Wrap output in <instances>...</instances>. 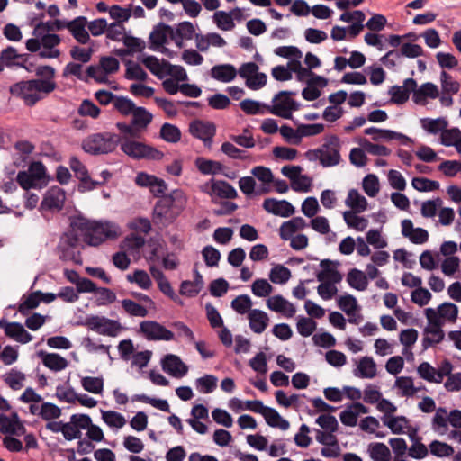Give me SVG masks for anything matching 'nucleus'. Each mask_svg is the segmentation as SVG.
<instances>
[{"instance_id": "f257e3e1", "label": "nucleus", "mask_w": 461, "mask_h": 461, "mask_svg": "<svg viewBox=\"0 0 461 461\" xmlns=\"http://www.w3.org/2000/svg\"><path fill=\"white\" fill-rule=\"evenodd\" d=\"M83 240L90 246H98L107 240H114L122 233L121 227L110 221L78 219L74 222Z\"/></svg>"}, {"instance_id": "f03ea898", "label": "nucleus", "mask_w": 461, "mask_h": 461, "mask_svg": "<svg viewBox=\"0 0 461 461\" xmlns=\"http://www.w3.org/2000/svg\"><path fill=\"white\" fill-rule=\"evenodd\" d=\"M187 202V194L183 190H173L168 196L156 203L154 219L163 225L172 223L185 209Z\"/></svg>"}, {"instance_id": "7ed1b4c3", "label": "nucleus", "mask_w": 461, "mask_h": 461, "mask_svg": "<svg viewBox=\"0 0 461 461\" xmlns=\"http://www.w3.org/2000/svg\"><path fill=\"white\" fill-rule=\"evenodd\" d=\"M56 84L51 79L20 81L9 88L11 95L21 98L25 104L33 105L43 96L52 92Z\"/></svg>"}, {"instance_id": "20e7f679", "label": "nucleus", "mask_w": 461, "mask_h": 461, "mask_svg": "<svg viewBox=\"0 0 461 461\" xmlns=\"http://www.w3.org/2000/svg\"><path fill=\"white\" fill-rule=\"evenodd\" d=\"M340 149V140L335 135H330L318 149L308 150L305 156L310 161L318 160L323 167H332L341 162Z\"/></svg>"}, {"instance_id": "39448f33", "label": "nucleus", "mask_w": 461, "mask_h": 461, "mask_svg": "<svg viewBox=\"0 0 461 461\" xmlns=\"http://www.w3.org/2000/svg\"><path fill=\"white\" fill-rule=\"evenodd\" d=\"M16 181L24 190L41 189L49 181L46 167L41 162H32L27 170L17 174Z\"/></svg>"}, {"instance_id": "423d86ee", "label": "nucleus", "mask_w": 461, "mask_h": 461, "mask_svg": "<svg viewBox=\"0 0 461 461\" xmlns=\"http://www.w3.org/2000/svg\"><path fill=\"white\" fill-rule=\"evenodd\" d=\"M60 42L57 34L44 33L41 36H34L26 41V48L29 51H39V56L43 59H55L60 54L56 48Z\"/></svg>"}, {"instance_id": "0eeeda50", "label": "nucleus", "mask_w": 461, "mask_h": 461, "mask_svg": "<svg viewBox=\"0 0 461 461\" xmlns=\"http://www.w3.org/2000/svg\"><path fill=\"white\" fill-rule=\"evenodd\" d=\"M119 141L116 134L110 132L95 133L87 137L82 144L83 149L90 154H106L115 149Z\"/></svg>"}, {"instance_id": "6e6552de", "label": "nucleus", "mask_w": 461, "mask_h": 461, "mask_svg": "<svg viewBox=\"0 0 461 461\" xmlns=\"http://www.w3.org/2000/svg\"><path fill=\"white\" fill-rule=\"evenodd\" d=\"M121 149L134 159L161 160L164 157L162 151L143 142L123 139L121 142Z\"/></svg>"}, {"instance_id": "1a4fd4ad", "label": "nucleus", "mask_w": 461, "mask_h": 461, "mask_svg": "<svg viewBox=\"0 0 461 461\" xmlns=\"http://www.w3.org/2000/svg\"><path fill=\"white\" fill-rule=\"evenodd\" d=\"M458 312V307L455 303L445 302L438 307L426 308L423 313L427 321H432L444 326L447 323H455L457 320Z\"/></svg>"}, {"instance_id": "9d476101", "label": "nucleus", "mask_w": 461, "mask_h": 461, "mask_svg": "<svg viewBox=\"0 0 461 461\" xmlns=\"http://www.w3.org/2000/svg\"><path fill=\"white\" fill-rule=\"evenodd\" d=\"M85 324L91 330L109 337H117L124 330L120 321L97 315L86 316Z\"/></svg>"}, {"instance_id": "9b49d317", "label": "nucleus", "mask_w": 461, "mask_h": 461, "mask_svg": "<svg viewBox=\"0 0 461 461\" xmlns=\"http://www.w3.org/2000/svg\"><path fill=\"white\" fill-rule=\"evenodd\" d=\"M239 75L245 79V85L251 90H258L267 84V76L258 71V66L254 62L244 63L239 68Z\"/></svg>"}, {"instance_id": "f8f14e48", "label": "nucleus", "mask_w": 461, "mask_h": 461, "mask_svg": "<svg viewBox=\"0 0 461 461\" xmlns=\"http://www.w3.org/2000/svg\"><path fill=\"white\" fill-rule=\"evenodd\" d=\"M67 199L66 192L59 186L50 187L44 194L40 205L41 212H58L64 207Z\"/></svg>"}, {"instance_id": "ddd939ff", "label": "nucleus", "mask_w": 461, "mask_h": 461, "mask_svg": "<svg viewBox=\"0 0 461 461\" xmlns=\"http://www.w3.org/2000/svg\"><path fill=\"white\" fill-rule=\"evenodd\" d=\"M140 333L148 340L170 341L174 339V333L171 330L154 321L140 322Z\"/></svg>"}, {"instance_id": "4468645a", "label": "nucleus", "mask_w": 461, "mask_h": 461, "mask_svg": "<svg viewBox=\"0 0 461 461\" xmlns=\"http://www.w3.org/2000/svg\"><path fill=\"white\" fill-rule=\"evenodd\" d=\"M201 190L208 194L212 199H232L237 196L236 189L231 185L222 180L211 179L201 186Z\"/></svg>"}, {"instance_id": "2eb2a0df", "label": "nucleus", "mask_w": 461, "mask_h": 461, "mask_svg": "<svg viewBox=\"0 0 461 461\" xmlns=\"http://www.w3.org/2000/svg\"><path fill=\"white\" fill-rule=\"evenodd\" d=\"M189 131L192 136L201 140L205 147L211 148L216 128L211 122L196 120L189 124Z\"/></svg>"}, {"instance_id": "dca6fc26", "label": "nucleus", "mask_w": 461, "mask_h": 461, "mask_svg": "<svg viewBox=\"0 0 461 461\" xmlns=\"http://www.w3.org/2000/svg\"><path fill=\"white\" fill-rule=\"evenodd\" d=\"M135 184L139 186L149 188L156 196L164 194L167 189V185L163 179L146 172L137 173Z\"/></svg>"}, {"instance_id": "f3484780", "label": "nucleus", "mask_w": 461, "mask_h": 461, "mask_svg": "<svg viewBox=\"0 0 461 461\" xmlns=\"http://www.w3.org/2000/svg\"><path fill=\"white\" fill-rule=\"evenodd\" d=\"M364 133L366 135L371 136L372 140L375 141L396 140L402 145H408L411 141V140L408 136H406L401 132H397V131H393L386 130V129H379L376 127L366 128L364 130Z\"/></svg>"}, {"instance_id": "a211bd4d", "label": "nucleus", "mask_w": 461, "mask_h": 461, "mask_svg": "<svg viewBox=\"0 0 461 461\" xmlns=\"http://www.w3.org/2000/svg\"><path fill=\"white\" fill-rule=\"evenodd\" d=\"M300 104L289 95H281L272 106H269V113L285 119H291L293 112L299 109Z\"/></svg>"}, {"instance_id": "6ab92c4d", "label": "nucleus", "mask_w": 461, "mask_h": 461, "mask_svg": "<svg viewBox=\"0 0 461 461\" xmlns=\"http://www.w3.org/2000/svg\"><path fill=\"white\" fill-rule=\"evenodd\" d=\"M267 307L285 318H292L296 313V307L281 294L269 296L266 301Z\"/></svg>"}, {"instance_id": "aec40b11", "label": "nucleus", "mask_w": 461, "mask_h": 461, "mask_svg": "<svg viewBox=\"0 0 461 461\" xmlns=\"http://www.w3.org/2000/svg\"><path fill=\"white\" fill-rule=\"evenodd\" d=\"M263 208L276 216L286 218L295 212V208L286 200H276L275 198L265 199Z\"/></svg>"}, {"instance_id": "412c9836", "label": "nucleus", "mask_w": 461, "mask_h": 461, "mask_svg": "<svg viewBox=\"0 0 461 461\" xmlns=\"http://www.w3.org/2000/svg\"><path fill=\"white\" fill-rule=\"evenodd\" d=\"M161 366L166 373L176 378L185 376L188 372V366L178 356L173 354L165 356L161 360Z\"/></svg>"}, {"instance_id": "4be33fe9", "label": "nucleus", "mask_w": 461, "mask_h": 461, "mask_svg": "<svg viewBox=\"0 0 461 461\" xmlns=\"http://www.w3.org/2000/svg\"><path fill=\"white\" fill-rule=\"evenodd\" d=\"M402 235L414 244H423L429 240V233L426 230L414 227L410 219L401 221Z\"/></svg>"}, {"instance_id": "5701e85b", "label": "nucleus", "mask_w": 461, "mask_h": 461, "mask_svg": "<svg viewBox=\"0 0 461 461\" xmlns=\"http://www.w3.org/2000/svg\"><path fill=\"white\" fill-rule=\"evenodd\" d=\"M412 93L413 102L420 105H425L429 99H436L439 96L438 86L430 82L424 83L420 86L416 85Z\"/></svg>"}, {"instance_id": "b1692460", "label": "nucleus", "mask_w": 461, "mask_h": 461, "mask_svg": "<svg viewBox=\"0 0 461 461\" xmlns=\"http://www.w3.org/2000/svg\"><path fill=\"white\" fill-rule=\"evenodd\" d=\"M0 328L4 329L5 335L12 339L22 343H29L32 339V336L18 322L0 321Z\"/></svg>"}, {"instance_id": "393cba45", "label": "nucleus", "mask_w": 461, "mask_h": 461, "mask_svg": "<svg viewBox=\"0 0 461 461\" xmlns=\"http://www.w3.org/2000/svg\"><path fill=\"white\" fill-rule=\"evenodd\" d=\"M443 326L427 321V325L423 330L422 344L425 348L440 343L445 338Z\"/></svg>"}, {"instance_id": "a878e982", "label": "nucleus", "mask_w": 461, "mask_h": 461, "mask_svg": "<svg viewBox=\"0 0 461 461\" xmlns=\"http://www.w3.org/2000/svg\"><path fill=\"white\" fill-rule=\"evenodd\" d=\"M369 410L360 402H355L348 405L339 414L340 421L348 427H355L357 424V419L362 414L368 413Z\"/></svg>"}, {"instance_id": "bb28decb", "label": "nucleus", "mask_w": 461, "mask_h": 461, "mask_svg": "<svg viewBox=\"0 0 461 461\" xmlns=\"http://www.w3.org/2000/svg\"><path fill=\"white\" fill-rule=\"evenodd\" d=\"M0 431L5 434L22 436L25 433V428L17 414L0 415Z\"/></svg>"}, {"instance_id": "cd10ccee", "label": "nucleus", "mask_w": 461, "mask_h": 461, "mask_svg": "<svg viewBox=\"0 0 461 461\" xmlns=\"http://www.w3.org/2000/svg\"><path fill=\"white\" fill-rule=\"evenodd\" d=\"M38 357L44 366L53 372L63 371L68 366V361L57 353L40 351Z\"/></svg>"}, {"instance_id": "c85d7f7f", "label": "nucleus", "mask_w": 461, "mask_h": 461, "mask_svg": "<svg viewBox=\"0 0 461 461\" xmlns=\"http://www.w3.org/2000/svg\"><path fill=\"white\" fill-rule=\"evenodd\" d=\"M416 81L408 78L402 86H393L389 90L392 102L395 104H403L409 99L410 93L415 90Z\"/></svg>"}, {"instance_id": "c756f323", "label": "nucleus", "mask_w": 461, "mask_h": 461, "mask_svg": "<svg viewBox=\"0 0 461 461\" xmlns=\"http://www.w3.org/2000/svg\"><path fill=\"white\" fill-rule=\"evenodd\" d=\"M140 62L158 78L163 79L167 77L169 62L159 59L155 56H143L140 59Z\"/></svg>"}, {"instance_id": "7c9ffc66", "label": "nucleus", "mask_w": 461, "mask_h": 461, "mask_svg": "<svg viewBox=\"0 0 461 461\" xmlns=\"http://www.w3.org/2000/svg\"><path fill=\"white\" fill-rule=\"evenodd\" d=\"M307 226L304 219L302 217H294L291 220L285 221L279 228V235L282 240H288L296 233L303 230Z\"/></svg>"}, {"instance_id": "2f4dec72", "label": "nucleus", "mask_w": 461, "mask_h": 461, "mask_svg": "<svg viewBox=\"0 0 461 461\" xmlns=\"http://www.w3.org/2000/svg\"><path fill=\"white\" fill-rule=\"evenodd\" d=\"M87 20L84 16H78L72 21H69L68 31L73 37L82 44L86 43L90 37L86 30Z\"/></svg>"}, {"instance_id": "473e14b6", "label": "nucleus", "mask_w": 461, "mask_h": 461, "mask_svg": "<svg viewBox=\"0 0 461 461\" xmlns=\"http://www.w3.org/2000/svg\"><path fill=\"white\" fill-rule=\"evenodd\" d=\"M320 265L321 270L319 271L316 276L319 282L340 283L342 276L334 264L329 260H322Z\"/></svg>"}, {"instance_id": "72a5a7b5", "label": "nucleus", "mask_w": 461, "mask_h": 461, "mask_svg": "<svg viewBox=\"0 0 461 461\" xmlns=\"http://www.w3.org/2000/svg\"><path fill=\"white\" fill-rule=\"evenodd\" d=\"M248 320L249 328L257 334L264 332L269 323V318L267 312L259 309L251 310L249 312Z\"/></svg>"}, {"instance_id": "f704fd0d", "label": "nucleus", "mask_w": 461, "mask_h": 461, "mask_svg": "<svg viewBox=\"0 0 461 461\" xmlns=\"http://www.w3.org/2000/svg\"><path fill=\"white\" fill-rule=\"evenodd\" d=\"M194 166L201 174L212 176L221 174L224 168L220 161L204 157H197L194 160Z\"/></svg>"}, {"instance_id": "c9c22d12", "label": "nucleus", "mask_w": 461, "mask_h": 461, "mask_svg": "<svg viewBox=\"0 0 461 461\" xmlns=\"http://www.w3.org/2000/svg\"><path fill=\"white\" fill-rule=\"evenodd\" d=\"M354 375L359 378L371 379L376 375V364L370 357H363L357 362Z\"/></svg>"}, {"instance_id": "e433bc0d", "label": "nucleus", "mask_w": 461, "mask_h": 461, "mask_svg": "<svg viewBox=\"0 0 461 461\" xmlns=\"http://www.w3.org/2000/svg\"><path fill=\"white\" fill-rule=\"evenodd\" d=\"M382 420L393 434H406L410 429L409 420L404 416H384Z\"/></svg>"}, {"instance_id": "4c0bfd02", "label": "nucleus", "mask_w": 461, "mask_h": 461, "mask_svg": "<svg viewBox=\"0 0 461 461\" xmlns=\"http://www.w3.org/2000/svg\"><path fill=\"white\" fill-rule=\"evenodd\" d=\"M345 204L351 212H363L367 209V200L357 190L350 189L345 200Z\"/></svg>"}, {"instance_id": "58836bf2", "label": "nucleus", "mask_w": 461, "mask_h": 461, "mask_svg": "<svg viewBox=\"0 0 461 461\" xmlns=\"http://www.w3.org/2000/svg\"><path fill=\"white\" fill-rule=\"evenodd\" d=\"M420 124L427 133L431 135H441L445 128L447 127L448 122L444 117H438L436 119L422 118L420 120Z\"/></svg>"}, {"instance_id": "ea45409f", "label": "nucleus", "mask_w": 461, "mask_h": 461, "mask_svg": "<svg viewBox=\"0 0 461 461\" xmlns=\"http://www.w3.org/2000/svg\"><path fill=\"white\" fill-rule=\"evenodd\" d=\"M267 424L273 428H278L281 430H287L290 427V423L285 418H283L276 410L267 407L263 412Z\"/></svg>"}, {"instance_id": "a19ab883", "label": "nucleus", "mask_w": 461, "mask_h": 461, "mask_svg": "<svg viewBox=\"0 0 461 461\" xmlns=\"http://www.w3.org/2000/svg\"><path fill=\"white\" fill-rule=\"evenodd\" d=\"M237 74H239V70L237 71L235 67L230 64L218 65L212 68V77L224 83L232 81Z\"/></svg>"}, {"instance_id": "79ce46f5", "label": "nucleus", "mask_w": 461, "mask_h": 461, "mask_svg": "<svg viewBox=\"0 0 461 461\" xmlns=\"http://www.w3.org/2000/svg\"><path fill=\"white\" fill-rule=\"evenodd\" d=\"M360 212L346 211L343 212V219L347 226L357 231H364L369 224L367 218L359 215Z\"/></svg>"}, {"instance_id": "37998d69", "label": "nucleus", "mask_w": 461, "mask_h": 461, "mask_svg": "<svg viewBox=\"0 0 461 461\" xmlns=\"http://www.w3.org/2000/svg\"><path fill=\"white\" fill-rule=\"evenodd\" d=\"M441 271L448 277H461V259L459 257H447L441 262Z\"/></svg>"}, {"instance_id": "c03bdc74", "label": "nucleus", "mask_w": 461, "mask_h": 461, "mask_svg": "<svg viewBox=\"0 0 461 461\" xmlns=\"http://www.w3.org/2000/svg\"><path fill=\"white\" fill-rule=\"evenodd\" d=\"M337 304L348 317H355L359 311L356 297L348 294L339 296Z\"/></svg>"}, {"instance_id": "a18cd8bd", "label": "nucleus", "mask_w": 461, "mask_h": 461, "mask_svg": "<svg viewBox=\"0 0 461 461\" xmlns=\"http://www.w3.org/2000/svg\"><path fill=\"white\" fill-rule=\"evenodd\" d=\"M82 388L93 394H102L104 392V378L100 376H80Z\"/></svg>"}, {"instance_id": "49530a36", "label": "nucleus", "mask_w": 461, "mask_h": 461, "mask_svg": "<svg viewBox=\"0 0 461 461\" xmlns=\"http://www.w3.org/2000/svg\"><path fill=\"white\" fill-rule=\"evenodd\" d=\"M394 389L396 393L402 397H410L417 393V388L414 386L413 380L409 376H399L394 383Z\"/></svg>"}, {"instance_id": "de8ad7c7", "label": "nucleus", "mask_w": 461, "mask_h": 461, "mask_svg": "<svg viewBox=\"0 0 461 461\" xmlns=\"http://www.w3.org/2000/svg\"><path fill=\"white\" fill-rule=\"evenodd\" d=\"M102 420L113 430H119L126 424L125 417L114 411H101Z\"/></svg>"}, {"instance_id": "09e8293b", "label": "nucleus", "mask_w": 461, "mask_h": 461, "mask_svg": "<svg viewBox=\"0 0 461 461\" xmlns=\"http://www.w3.org/2000/svg\"><path fill=\"white\" fill-rule=\"evenodd\" d=\"M369 456L374 461H390L391 451L389 447L381 442L370 443L367 447Z\"/></svg>"}, {"instance_id": "8fccbe9b", "label": "nucleus", "mask_w": 461, "mask_h": 461, "mask_svg": "<svg viewBox=\"0 0 461 461\" xmlns=\"http://www.w3.org/2000/svg\"><path fill=\"white\" fill-rule=\"evenodd\" d=\"M419 332L413 328L402 330L399 334V340L403 346L402 355L411 354V348L417 342Z\"/></svg>"}, {"instance_id": "3c124183", "label": "nucleus", "mask_w": 461, "mask_h": 461, "mask_svg": "<svg viewBox=\"0 0 461 461\" xmlns=\"http://www.w3.org/2000/svg\"><path fill=\"white\" fill-rule=\"evenodd\" d=\"M240 106L245 113L249 115H262L269 113V105L252 99H245L241 101L240 103Z\"/></svg>"}, {"instance_id": "603ef678", "label": "nucleus", "mask_w": 461, "mask_h": 461, "mask_svg": "<svg viewBox=\"0 0 461 461\" xmlns=\"http://www.w3.org/2000/svg\"><path fill=\"white\" fill-rule=\"evenodd\" d=\"M347 282L350 287L357 291H365L368 285V279L366 274L357 268H354L348 273Z\"/></svg>"}, {"instance_id": "864d4df0", "label": "nucleus", "mask_w": 461, "mask_h": 461, "mask_svg": "<svg viewBox=\"0 0 461 461\" xmlns=\"http://www.w3.org/2000/svg\"><path fill=\"white\" fill-rule=\"evenodd\" d=\"M126 279L131 284H135L143 290H149L152 286V280L149 274L142 269H136L126 276Z\"/></svg>"}, {"instance_id": "5fc2aeb1", "label": "nucleus", "mask_w": 461, "mask_h": 461, "mask_svg": "<svg viewBox=\"0 0 461 461\" xmlns=\"http://www.w3.org/2000/svg\"><path fill=\"white\" fill-rule=\"evenodd\" d=\"M291 276L290 269L281 264L274 265L268 274L269 280L276 285L286 284Z\"/></svg>"}, {"instance_id": "6e6d98bb", "label": "nucleus", "mask_w": 461, "mask_h": 461, "mask_svg": "<svg viewBox=\"0 0 461 461\" xmlns=\"http://www.w3.org/2000/svg\"><path fill=\"white\" fill-rule=\"evenodd\" d=\"M150 41L153 50H158L168 57L172 58L175 53L170 51L167 48L164 47L167 41V34L164 30H155L150 34Z\"/></svg>"}, {"instance_id": "4d7b16f0", "label": "nucleus", "mask_w": 461, "mask_h": 461, "mask_svg": "<svg viewBox=\"0 0 461 461\" xmlns=\"http://www.w3.org/2000/svg\"><path fill=\"white\" fill-rule=\"evenodd\" d=\"M25 380L26 375L15 368L11 369L4 375L5 383L13 390H20L23 388L24 386Z\"/></svg>"}, {"instance_id": "13d9d810", "label": "nucleus", "mask_w": 461, "mask_h": 461, "mask_svg": "<svg viewBox=\"0 0 461 461\" xmlns=\"http://www.w3.org/2000/svg\"><path fill=\"white\" fill-rule=\"evenodd\" d=\"M132 115V124L136 130L145 129L152 121V114L143 107H136Z\"/></svg>"}, {"instance_id": "bf43d9fd", "label": "nucleus", "mask_w": 461, "mask_h": 461, "mask_svg": "<svg viewBox=\"0 0 461 461\" xmlns=\"http://www.w3.org/2000/svg\"><path fill=\"white\" fill-rule=\"evenodd\" d=\"M212 21L222 31H231L235 27L231 14L225 11H216L212 15Z\"/></svg>"}, {"instance_id": "052dcab7", "label": "nucleus", "mask_w": 461, "mask_h": 461, "mask_svg": "<svg viewBox=\"0 0 461 461\" xmlns=\"http://www.w3.org/2000/svg\"><path fill=\"white\" fill-rule=\"evenodd\" d=\"M251 174L262 183V193H266L268 191V188L266 185H269L274 179L273 174L271 170L267 167L258 166L251 169Z\"/></svg>"}, {"instance_id": "680f3d73", "label": "nucleus", "mask_w": 461, "mask_h": 461, "mask_svg": "<svg viewBox=\"0 0 461 461\" xmlns=\"http://www.w3.org/2000/svg\"><path fill=\"white\" fill-rule=\"evenodd\" d=\"M357 142L365 150H366V152L370 153L371 155L387 157L391 154V150L387 147L384 145L374 144L365 138L359 139Z\"/></svg>"}, {"instance_id": "e2e57ef3", "label": "nucleus", "mask_w": 461, "mask_h": 461, "mask_svg": "<svg viewBox=\"0 0 461 461\" xmlns=\"http://www.w3.org/2000/svg\"><path fill=\"white\" fill-rule=\"evenodd\" d=\"M273 290L272 285L264 278H258L251 285V292L257 297H269Z\"/></svg>"}, {"instance_id": "0e129e2a", "label": "nucleus", "mask_w": 461, "mask_h": 461, "mask_svg": "<svg viewBox=\"0 0 461 461\" xmlns=\"http://www.w3.org/2000/svg\"><path fill=\"white\" fill-rule=\"evenodd\" d=\"M121 304L122 309L131 316L146 317L149 313V311L146 307L131 299H123L121 302Z\"/></svg>"}, {"instance_id": "69168bd1", "label": "nucleus", "mask_w": 461, "mask_h": 461, "mask_svg": "<svg viewBox=\"0 0 461 461\" xmlns=\"http://www.w3.org/2000/svg\"><path fill=\"white\" fill-rule=\"evenodd\" d=\"M217 377L212 375H205L195 380L196 389L202 393H210L217 385Z\"/></svg>"}, {"instance_id": "338daca9", "label": "nucleus", "mask_w": 461, "mask_h": 461, "mask_svg": "<svg viewBox=\"0 0 461 461\" xmlns=\"http://www.w3.org/2000/svg\"><path fill=\"white\" fill-rule=\"evenodd\" d=\"M252 300L247 294L235 297L231 302V308L239 314H248L251 311Z\"/></svg>"}, {"instance_id": "774afa93", "label": "nucleus", "mask_w": 461, "mask_h": 461, "mask_svg": "<svg viewBox=\"0 0 461 461\" xmlns=\"http://www.w3.org/2000/svg\"><path fill=\"white\" fill-rule=\"evenodd\" d=\"M442 203L443 202L440 198H435L422 202L420 205L421 215L425 218H432L436 216L441 208Z\"/></svg>"}]
</instances>
